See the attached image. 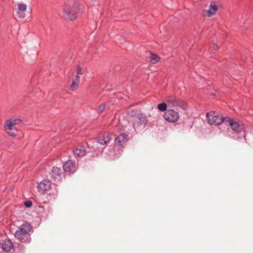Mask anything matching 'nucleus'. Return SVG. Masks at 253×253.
Masks as SVG:
<instances>
[{
    "mask_svg": "<svg viewBox=\"0 0 253 253\" xmlns=\"http://www.w3.org/2000/svg\"><path fill=\"white\" fill-rule=\"evenodd\" d=\"M27 5L24 3H21L18 5V9L20 11V12H17L19 17L22 18H23L24 17V16L22 15V14H21V12L25 11L27 9Z\"/></svg>",
    "mask_w": 253,
    "mask_h": 253,
    "instance_id": "18",
    "label": "nucleus"
},
{
    "mask_svg": "<svg viewBox=\"0 0 253 253\" xmlns=\"http://www.w3.org/2000/svg\"><path fill=\"white\" fill-rule=\"evenodd\" d=\"M21 122L18 119H10L6 121L4 127L7 133L11 136H15L17 131V125Z\"/></svg>",
    "mask_w": 253,
    "mask_h": 253,
    "instance_id": "3",
    "label": "nucleus"
},
{
    "mask_svg": "<svg viewBox=\"0 0 253 253\" xmlns=\"http://www.w3.org/2000/svg\"><path fill=\"white\" fill-rule=\"evenodd\" d=\"M225 122L228 123L232 129L237 132H241L244 129V126L242 124L235 121L231 118L225 117Z\"/></svg>",
    "mask_w": 253,
    "mask_h": 253,
    "instance_id": "7",
    "label": "nucleus"
},
{
    "mask_svg": "<svg viewBox=\"0 0 253 253\" xmlns=\"http://www.w3.org/2000/svg\"><path fill=\"white\" fill-rule=\"evenodd\" d=\"M147 123V120L146 116L140 114L135 117L134 123V128L135 130L139 131L144 129Z\"/></svg>",
    "mask_w": 253,
    "mask_h": 253,
    "instance_id": "5",
    "label": "nucleus"
},
{
    "mask_svg": "<svg viewBox=\"0 0 253 253\" xmlns=\"http://www.w3.org/2000/svg\"><path fill=\"white\" fill-rule=\"evenodd\" d=\"M163 116L166 120L170 123L176 122L179 118V113L172 109L167 110Z\"/></svg>",
    "mask_w": 253,
    "mask_h": 253,
    "instance_id": "6",
    "label": "nucleus"
},
{
    "mask_svg": "<svg viewBox=\"0 0 253 253\" xmlns=\"http://www.w3.org/2000/svg\"><path fill=\"white\" fill-rule=\"evenodd\" d=\"M51 182L46 179L43 180L42 181L40 182L38 185V191L42 194H45L51 189Z\"/></svg>",
    "mask_w": 253,
    "mask_h": 253,
    "instance_id": "8",
    "label": "nucleus"
},
{
    "mask_svg": "<svg viewBox=\"0 0 253 253\" xmlns=\"http://www.w3.org/2000/svg\"><path fill=\"white\" fill-rule=\"evenodd\" d=\"M85 150L83 147L77 148L74 151V154L76 157H83L85 154Z\"/></svg>",
    "mask_w": 253,
    "mask_h": 253,
    "instance_id": "17",
    "label": "nucleus"
},
{
    "mask_svg": "<svg viewBox=\"0 0 253 253\" xmlns=\"http://www.w3.org/2000/svg\"><path fill=\"white\" fill-rule=\"evenodd\" d=\"M157 108L158 110L162 112L167 111V105L166 103H161L158 105Z\"/></svg>",
    "mask_w": 253,
    "mask_h": 253,
    "instance_id": "20",
    "label": "nucleus"
},
{
    "mask_svg": "<svg viewBox=\"0 0 253 253\" xmlns=\"http://www.w3.org/2000/svg\"><path fill=\"white\" fill-rule=\"evenodd\" d=\"M110 136L108 133H104L101 135L97 140V142L101 145L107 144L110 140Z\"/></svg>",
    "mask_w": 253,
    "mask_h": 253,
    "instance_id": "16",
    "label": "nucleus"
},
{
    "mask_svg": "<svg viewBox=\"0 0 253 253\" xmlns=\"http://www.w3.org/2000/svg\"><path fill=\"white\" fill-rule=\"evenodd\" d=\"M63 169L69 174L74 173L76 170L75 164L71 160H68L64 164Z\"/></svg>",
    "mask_w": 253,
    "mask_h": 253,
    "instance_id": "10",
    "label": "nucleus"
},
{
    "mask_svg": "<svg viewBox=\"0 0 253 253\" xmlns=\"http://www.w3.org/2000/svg\"><path fill=\"white\" fill-rule=\"evenodd\" d=\"M105 108V103H102L99 105L98 109V112L99 113H102Z\"/></svg>",
    "mask_w": 253,
    "mask_h": 253,
    "instance_id": "21",
    "label": "nucleus"
},
{
    "mask_svg": "<svg viewBox=\"0 0 253 253\" xmlns=\"http://www.w3.org/2000/svg\"><path fill=\"white\" fill-rule=\"evenodd\" d=\"M32 229V226L28 223L22 224L14 233L15 237L24 243H29L31 241L29 234Z\"/></svg>",
    "mask_w": 253,
    "mask_h": 253,
    "instance_id": "2",
    "label": "nucleus"
},
{
    "mask_svg": "<svg viewBox=\"0 0 253 253\" xmlns=\"http://www.w3.org/2000/svg\"><path fill=\"white\" fill-rule=\"evenodd\" d=\"M217 10V6L215 1H212L211 2L209 9L206 11L207 15L209 17H211L213 15L215 14Z\"/></svg>",
    "mask_w": 253,
    "mask_h": 253,
    "instance_id": "14",
    "label": "nucleus"
},
{
    "mask_svg": "<svg viewBox=\"0 0 253 253\" xmlns=\"http://www.w3.org/2000/svg\"><path fill=\"white\" fill-rule=\"evenodd\" d=\"M212 48H213V50H217V49L218 48V47L217 45H216V44H214V45H213Z\"/></svg>",
    "mask_w": 253,
    "mask_h": 253,
    "instance_id": "24",
    "label": "nucleus"
},
{
    "mask_svg": "<svg viewBox=\"0 0 253 253\" xmlns=\"http://www.w3.org/2000/svg\"><path fill=\"white\" fill-rule=\"evenodd\" d=\"M1 248L4 251L8 252L13 249V245L10 240L6 239L2 241L1 244Z\"/></svg>",
    "mask_w": 253,
    "mask_h": 253,
    "instance_id": "13",
    "label": "nucleus"
},
{
    "mask_svg": "<svg viewBox=\"0 0 253 253\" xmlns=\"http://www.w3.org/2000/svg\"><path fill=\"white\" fill-rule=\"evenodd\" d=\"M166 101L169 105L171 107H182L184 103L181 100L173 96L168 97L166 98Z\"/></svg>",
    "mask_w": 253,
    "mask_h": 253,
    "instance_id": "9",
    "label": "nucleus"
},
{
    "mask_svg": "<svg viewBox=\"0 0 253 253\" xmlns=\"http://www.w3.org/2000/svg\"><path fill=\"white\" fill-rule=\"evenodd\" d=\"M33 203L31 201H27L24 202V205L26 208H30L32 206Z\"/></svg>",
    "mask_w": 253,
    "mask_h": 253,
    "instance_id": "23",
    "label": "nucleus"
},
{
    "mask_svg": "<svg viewBox=\"0 0 253 253\" xmlns=\"http://www.w3.org/2000/svg\"><path fill=\"white\" fill-rule=\"evenodd\" d=\"M80 82V77L79 75H75L73 77L71 84L69 86V89L71 91L75 90L79 86Z\"/></svg>",
    "mask_w": 253,
    "mask_h": 253,
    "instance_id": "15",
    "label": "nucleus"
},
{
    "mask_svg": "<svg viewBox=\"0 0 253 253\" xmlns=\"http://www.w3.org/2000/svg\"><path fill=\"white\" fill-rule=\"evenodd\" d=\"M208 123L211 125L217 126L225 122V117H220L217 112L211 111L207 113Z\"/></svg>",
    "mask_w": 253,
    "mask_h": 253,
    "instance_id": "4",
    "label": "nucleus"
},
{
    "mask_svg": "<svg viewBox=\"0 0 253 253\" xmlns=\"http://www.w3.org/2000/svg\"><path fill=\"white\" fill-rule=\"evenodd\" d=\"M84 6L78 0H66L63 7V16L67 20L73 21L79 12H83Z\"/></svg>",
    "mask_w": 253,
    "mask_h": 253,
    "instance_id": "1",
    "label": "nucleus"
},
{
    "mask_svg": "<svg viewBox=\"0 0 253 253\" xmlns=\"http://www.w3.org/2000/svg\"><path fill=\"white\" fill-rule=\"evenodd\" d=\"M77 73L78 74L77 75H82L83 74L82 69L81 67L80 66V65H77Z\"/></svg>",
    "mask_w": 253,
    "mask_h": 253,
    "instance_id": "22",
    "label": "nucleus"
},
{
    "mask_svg": "<svg viewBox=\"0 0 253 253\" xmlns=\"http://www.w3.org/2000/svg\"><path fill=\"white\" fill-rule=\"evenodd\" d=\"M150 61L152 63L155 64L159 61L160 57L155 54L151 53Z\"/></svg>",
    "mask_w": 253,
    "mask_h": 253,
    "instance_id": "19",
    "label": "nucleus"
},
{
    "mask_svg": "<svg viewBox=\"0 0 253 253\" xmlns=\"http://www.w3.org/2000/svg\"><path fill=\"white\" fill-rule=\"evenodd\" d=\"M51 178L55 182L59 181L61 179V169L57 167H53L50 173Z\"/></svg>",
    "mask_w": 253,
    "mask_h": 253,
    "instance_id": "12",
    "label": "nucleus"
},
{
    "mask_svg": "<svg viewBox=\"0 0 253 253\" xmlns=\"http://www.w3.org/2000/svg\"><path fill=\"white\" fill-rule=\"evenodd\" d=\"M128 140V135L126 134H121L115 139V145L120 147L124 145Z\"/></svg>",
    "mask_w": 253,
    "mask_h": 253,
    "instance_id": "11",
    "label": "nucleus"
}]
</instances>
